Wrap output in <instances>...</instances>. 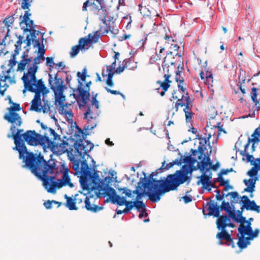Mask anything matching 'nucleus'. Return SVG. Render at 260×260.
Segmentation results:
<instances>
[{"instance_id": "obj_1", "label": "nucleus", "mask_w": 260, "mask_h": 260, "mask_svg": "<svg viewBox=\"0 0 260 260\" xmlns=\"http://www.w3.org/2000/svg\"><path fill=\"white\" fill-rule=\"evenodd\" d=\"M181 163L187 164L189 167L183 165L181 169L176 171L173 174L168 175L166 179L156 180L153 179L152 173L150 179H146L143 183V187L146 191H144L149 200L153 203H156L160 200V197L166 192L177 189L181 184L187 181V184L190 182L188 174L193 170L194 165L197 162V160L191 155L184 156Z\"/></svg>"}, {"instance_id": "obj_2", "label": "nucleus", "mask_w": 260, "mask_h": 260, "mask_svg": "<svg viewBox=\"0 0 260 260\" xmlns=\"http://www.w3.org/2000/svg\"><path fill=\"white\" fill-rule=\"evenodd\" d=\"M27 165L29 170L37 178L43 182V185L48 192L54 193L56 188H61L68 185L73 187L74 184L71 182L69 175V169L68 167H63V174L61 179L54 181L56 175H52L57 172L56 163L45 160L43 155L35 156L33 154L28 158Z\"/></svg>"}, {"instance_id": "obj_3", "label": "nucleus", "mask_w": 260, "mask_h": 260, "mask_svg": "<svg viewBox=\"0 0 260 260\" xmlns=\"http://www.w3.org/2000/svg\"><path fill=\"white\" fill-rule=\"evenodd\" d=\"M11 124L12 125L10 127V131L12 134H8V137L9 138L12 137L14 139L15 146L13 148V149L18 151L19 154V158L22 159L23 162L25 163L22 167L28 169L29 167L27 165L28 161V159L31 154H33L35 156H42V155L41 153L38 154L37 153H34L33 152H28L24 141L22 139V138H23V134H21V133L23 132V129H17V132L15 133L17 126L16 123Z\"/></svg>"}, {"instance_id": "obj_4", "label": "nucleus", "mask_w": 260, "mask_h": 260, "mask_svg": "<svg viewBox=\"0 0 260 260\" xmlns=\"http://www.w3.org/2000/svg\"><path fill=\"white\" fill-rule=\"evenodd\" d=\"M94 145L88 140L80 139L75 142L74 144L75 148V155L79 157V159H82L80 162V181L85 177L89 176L91 173L89 170V167L86 160L85 159V156H89L88 152L93 148Z\"/></svg>"}, {"instance_id": "obj_5", "label": "nucleus", "mask_w": 260, "mask_h": 260, "mask_svg": "<svg viewBox=\"0 0 260 260\" xmlns=\"http://www.w3.org/2000/svg\"><path fill=\"white\" fill-rule=\"evenodd\" d=\"M97 14L99 19L103 22V25H100V32L102 34L110 32L114 36L118 34L119 30L115 23V20L118 17L116 13H110L109 11L107 12L104 5L98 10Z\"/></svg>"}, {"instance_id": "obj_6", "label": "nucleus", "mask_w": 260, "mask_h": 260, "mask_svg": "<svg viewBox=\"0 0 260 260\" xmlns=\"http://www.w3.org/2000/svg\"><path fill=\"white\" fill-rule=\"evenodd\" d=\"M24 84V89L30 92L35 93L34 99V100L41 102V94L42 93L43 96L45 94L48 93L49 91L45 86L44 82L42 79L37 80L26 79L22 80Z\"/></svg>"}, {"instance_id": "obj_7", "label": "nucleus", "mask_w": 260, "mask_h": 260, "mask_svg": "<svg viewBox=\"0 0 260 260\" xmlns=\"http://www.w3.org/2000/svg\"><path fill=\"white\" fill-rule=\"evenodd\" d=\"M83 190L92 191L101 190L105 182H101L98 172L91 173L88 177H85L80 181Z\"/></svg>"}, {"instance_id": "obj_8", "label": "nucleus", "mask_w": 260, "mask_h": 260, "mask_svg": "<svg viewBox=\"0 0 260 260\" xmlns=\"http://www.w3.org/2000/svg\"><path fill=\"white\" fill-rule=\"evenodd\" d=\"M45 52V49L44 48V45H42L41 47H39L38 49V55L34 58L32 66H30L28 68L26 73H24L21 80L37 79L36 74L39 68L38 64L41 63V59L44 60Z\"/></svg>"}, {"instance_id": "obj_9", "label": "nucleus", "mask_w": 260, "mask_h": 260, "mask_svg": "<svg viewBox=\"0 0 260 260\" xmlns=\"http://www.w3.org/2000/svg\"><path fill=\"white\" fill-rule=\"evenodd\" d=\"M173 64V63L171 62L172 66ZM162 67L163 68L164 73V80L163 81L158 80L156 81V83L159 85V88H157L156 90L158 91L160 88H161L162 89V91L160 92V95L161 96H163L171 86L170 84L172 82V81L170 80V78L172 76V71L174 69H173L172 66L170 68L171 69H170L169 66L165 62L164 64L162 65Z\"/></svg>"}, {"instance_id": "obj_10", "label": "nucleus", "mask_w": 260, "mask_h": 260, "mask_svg": "<svg viewBox=\"0 0 260 260\" xmlns=\"http://www.w3.org/2000/svg\"><path fill=\"white\" fill-rule=\"evenodd\" d=\"M9 108V112L4 116V118L11 123H16V126H20L22 123L21 117L16 112L21 110L19 104L13 103Z\"/></svg>"}, {"instance_id": "obj_11", "label": "nucleus", "mask_w": 260, "mask_h": 260, "mask_svg": "<svg viewBox=\"0 0 260 260\" xmlns=\"http://www.w3.org/2000/svg\"><path fill=\"white\" fill-rule=\"evenodd\" d=\"M98 94H96L94 96L92 97L91 105L88 106L86 111L84 113V118L87 119L88 117L91 119H95L99 115V103L96 99V96Z\"/></svg>"}, {"instance_id": "obj_12", "label": "nucleus", "mask_w": 260, "mask_h": 260, "mask_svg": "<svg viewBox=\"0 0 260 260\" xmlns=\"http://www.w3.org/2000/svg\"><path fill=\"white\" fill-rule=\"evenodd\" d=\"M78 83L79 86L76 90L78 94L76 98V100L77 101L79 108L81 109L86 105L90 94L88 91L84 90L82 87V83L79 80Z\"/></svg>"}, {"instance_id": "obj_13", "label": "nucleus", "mask_w": 260, "mask_h": 260, "mask_svg": "<svg viewBox=\"0 0 260 260\" xmlns=\"http://www.w3.org/2000/svg\"><path fill=\"white\" fill-rule=\"evenodd\" d=\"M220 231L218 232L216 235V239H218V244L222 245L224 244L223 241H225L226 244L229 246H231L232 248L235 247V243L233 239L231 237V234H230L226 230H218Z\"/></svg>"}, {"instance_id": "obj_14", "label": "nucleus", "mask_w": 260, "mask_h": 260, "mask_svg": "<svg viewBox=\"0 0 260 260\" xmlns=\"http://www.w3.org/2000/svg\"><path fill=\"white\" fill-rule=\"evenodd\" d=\"M40 134L36 133L35 131L28 130L23 134V139L24 142H26L27 144L31 146H37L38 145L39 138Z\"/></svg>"}, {"instance_id": "obj_15", "label": "nucleus", "mask_w": 260, "mask_h": 260, "mask_svg": "<svg viewBox=\"0 0 260 260\" xmlns=\"http://www.w3.org/2000/svg\"><path fill=\"white\" fill-rule=\"evenodd\" d=\"M241 202L242 203V206L240 209H245L247 210H251L256 212L257 213L260 212V206L256 205L254 200L250 201L247 196H243L241 197Z\"/></svg>"}, {"instance_id": "obj_16", "label": "nucleus", "mask_w": 260, "mask_h": 260, "mask_svg": "<svg viewBox=\"0 0 260 260\" xmlns=\"http://www.w3.org/2000/svg\"><path fill=\"white\" fill-rule=\"evenodd\" d=\"M48 82L50 89L53 91L55 95L57 94V91L63 90L64 86L62 85V80L57 77V74L55 75L54 80L52 75L49 74Z\"/></svg>"}, {"instance_id": "obj_17", "label": "nucleus", "mask_w": 260, "mask_h": 260, "mask_svg": "<svg viewBox=\"0 0 260 260\" xmlns=\"http://www.w3.org/2000/svg\"><path fill=\"white\" fill-rule=\"evenodd\" d=\"M260 142V123L258 126L255 129L253 134L251 135V138H249L247 143L244 146V150H242L240 152V154L242 156H245L246 153L248 152V149L249 147L250 143H256Z\"/></svg>"}, {"instance_id": "obj_18", "label": "nucleus", "mask_w": 260, "mask_h": 260, "mask_svg": "<svg viewBox=\"0 0 260 260\" xmlns=\"http://www.w3.org/2000/svg\"><path fill=\"white\" fill-rule=\"evenodd\" d=\"M212 161L209 156L204 155L203 159L201 161L197 162V166L193 167L191 170L199 169L202 173H207L210 170Z\"/></svg>"}, {"instance_id": "obj_19", "label": "nucleus", "mask_w": 260, "mask_h": 260, "mask_svg": "<svg viewBox=\"0 0 260 260\" xmlns=\"http://www.w3.org/2000/svg\"><path fill=\"white\" fill-rule=\"evenodd\" d=\"M176 93H172V96L170 98V101L172 100H176L177 101L175 103L174 108L175 111L177 112L179 110V107H183L185 103H186V99L191 98L189 95L188 92H186L184 94L176 95Z\"/></svg>"}, {"instance_id": "obj_20", "label": "nucleus", "mask_w": 260, "mask_h": 260, "mask_svg": "<svg viewBox=\"0 0 260 260\" xmlns=\"http://www.w3.org/2000/svg\"><path fill=\"white\" fill-rule=\"evenodd\" d=\"M186 103L183 106V112L185 113V120L187 123L191 122L193 117L194 113L192 111L193 100L191 98L186 99Z\"/></svg>"}, {"instance_id": "obj_21", "label": "nucleus", "mask_w": 260, "mask_h": 260, "mask_svg": "<svg viewBox=\"0 0 260 260\" xmlns=\"http://www.w3.org/2000/svg\"><path fill=\"white\" fill-rule=\"evenodd\" d=\"M258 89L256 87H252L250 94L255 111H260V94L258 93Z\"/></svg>"}, {"instance_id": "obj_22", "label": "nucleus", "mask_w": 260, "mask_h": 260, "mask_svg": "<svg viewBox=\"0 0 260 260\" xmlns=\"http://www.w3.org/2000/svg\"><path fill=\"white\" fill-rule=\"evenodd\" d=\"M105 5L104 0H87L83 3L82 11H86L88 7H92L91 10L96 11Z\"/></svg>"}, {"instance_id": "obj_23", "label": "nucleus", "mask_w": 260, "mask_h": 260, "mask_svg": "<svg viewBox=\"0 0 260 260\" xmlns=\"http://www.w3.org/2000/svg\"><path fill=\"white\" fill-rule=\"evenodd\" d=\"M206 206L207 207V210L209 211L207 215L208 216H213L214 217H219L220 211L222 210L219 206H218L216 203H215L213 201H210V202L207 203Z\"/></svg>"}, {"instance_id": "obj_24", "label": "nucleus", "mask_w": 260, "mask_h": 260, "mask_svg": "<svg viewBox=\"0 0 260 260\" xmlns=\"http://www.w3.org/2000/svg\"><path fill=\"white\" fill-rule=\"evenodd\" d=\"M104 181L107 183H104L100 191H103V193L109 197L111 200L116 194L115 189L109 184L110 182L111 181V179L110 177H106Z\"/></svg>"}, {"instance_id": "obj_25", "label": "nucleus", "mask_w": 260, "mask_h": 260, "mask_svg": "<svg viewBox=\"0 0 260 260\" xmlns=\"http://www.w3.org/2000/svg\"><path fill=\"white\" fill-rule=\"evenodd\" d=\"M203 174L200 177V179L197 181V184L199 185L200 183L202 184V188L206 189L208 191H211V187L208 188L210 186V181L212 178V173L210 172L209 175L206 174V173H202Z\"/></svg>"}, {"instance_id": "obj_26", "label": "nucleus", "mask_w": 260, "mask_h": 260, "mask_svg": "<svg viewBox=\"0 0 260 260\" xmlns=\"http://www.w3.org/2000/svg\"><path fill=\"white\" fill-rule=\"evenodd\" d=\"M48 132L49 133V136L51 137V139L52 140L51 143L56 145L59 144L60 146H61V145L64 147L68 146V143L67 142L63 140H60V136L58 135L53 129L49 128Z\"/></svg>"}, {"instance_id": "obj_27", "label": "nucleus", "mask_w": 260, "mask_h": 260, "mask_svg": "<svg viewBox=\"0 0 260 260\" xmlns=\"http://www.w3.org/2000/svg\"><path fill=\"white\" fill-rule=\"evenodd\" d=\"M229 221H231V219L230 217L226 215L217 217L216 221L217 229L218 230H226Z\"/></svg>"}, {"instance_id": "obj_28", "label": "nucleus", "mask_w": 260, "mask_h": 260, "mask_svg": "<svg viewBox=\"0 0 260 260\" xmlns=\"http://www.w3.org/2000/svg\"><path fill=\"white\" fill-rule=\"evenodd\" d=\"M42 43H41L39 39H36L34 37H32L30 34L28 35L25 39V41H26V46L27 47H29L32 43L34 48L38 47L39 49V47H41L42 45H44L43 44V40H44L43 38L44 34H42Z\"/></svg>"}, {"instance_id": "obj_29", "label": "nucleus", "mask_w": 260, "mask_h": 260, "mask_svg": "<svg viewBox=\"0 0 260 260\" xmlns=\"http://www.w3.org/2000/svg\"><path fill=\"white\" fill-rule=\"evenodd\" d=\"M251 224L250 222H246V225H240L238 229L239 234L243 236L248 235V237H250L253 231Z\"/></svg>"}, {"instance_id": "obj_30", "label": "nucleus", "mask_w": 260, "mask_h": 260, "mask_svg": "<svg viewBox=\"0 0 260 260\" xmlns=\"http://www.w3.org/2000/svg\"><path fill=\"white\" fill-rule=\"evenodd\" d=\"M220 125V122L218 120H217V119L215 117H211V118H210L209 120L207 126H211V130H212L213 128H218V134L217 136L218 137L220 135L221 132H223V133H226L225 130L223 129L222 128V126H221Z\"/></svg>"}, {"instance_id": "obj_31", "label": "nucleus", "mask_w": 260, "mask_h": 260, "mask_svg": "<svg viewBox=\"0 0 260 260\" xmlns=\"http://www.w3.org/2000/svg\"><path fill=\"white\" fill-rule=\"evenodd\" d=\"M85 208L88 211L91 212L96 213L103 209V206H99L98 205L91 204L90 199L88 197H86L84 200Z\"/></svg>"}, {"instance_id": "obj_32", "label": "nucleus", "mask_w": 260, "mask_h": 260, "mask_svg": "<svg viewBox=\"0 0 260 260\" xmlns=\"http://www.w3.org/2000/svg\"><path fill=\"white\" fill-rule=\"evenodd\" d=\"M32 60V57H29L28 55H26L24 52L22 56V59L18 64L17 71H22L25 69L27 64H28Z\"/></svg>"}, {"instance_id": "obj_33", "label": "nucleus", "mask_w": 260, "mask_h": 260, "mask_svg": "<svg viewBox=\"0 0 260 260\" xmlns=\"http://www.w3.org/2000/svg\"><path fill=\"white\" fill-rule=\"evenodd\" d=\"M7 80H9L10 83H12L11 78L9 75H0V94L2 96L5 95V92L9 87V85L6 83L2 84V82H5Z\"/></svg>"}, {"instance_id": "obj_34", "label": "nucleus", "mask_w": 260, "mask_h": 260, "mask_svg": "<svg viewBox=\"0 0 260 260\" xmlns=\"http://www.w3.org/2000/svg\"><path fill=\"white\" fill-rule=\"evenodd\" d=\"M175 164H177L178 165H180L181 164V162H180V161H179L177 159H176L175 161H174L173 162H169V164H165V161H164L162 163V165H161V167L156 170L155 171V172H153V176H152V178H153V176H156L159 172H158V171H160V170H169V169H170L171 168H172ZM152 174V173L150 174L151 175ZM151 176V175H150ZM150 177V176H149V178Z\"/></svg>"}, {"instance_id": "obj_35", "label": "nucleus", "mask_w": 260, "mask_h": 260, "mask_svg": "<svg viewBox=\"0 0 260 260\" xmlns=\"http://www.w3.org/2000/svg\"><path fill=\"white\" fill-rule=\"evenodd\" d=\"M63 90L57 91L56 96V101L58 102L59 106V110L62 111L64 109V107H68V105L67 104H64V102L66 100V96L63 95Z\"/></svg>"}, {"instance_id": "obj_36", "label": "nucleus", "mask_w": 260, "mask_h": 260, "mask_svg": "<svg viewBox=\"0 0 260 260\" xmlns=\"http://www.w3.org/2000/svg\"><path fill=\"white\" fill-rule=\"evenodd\" d=\"M257 177H255L254 179H249L248 180L244 179L243 182L244 184L247 186V187L244 189V191L248 192H253L254 190L255 182L257 180Z\"/></svg>"}, {"instance_id": "obj_37", "label": "nucleus", "mask_w": 260, "mask_h": 260, "mask_svg": "<svg viewBox=\"0 0 260 260\" xmlns=\"http://www.w3.org/2000/svg\"><path fill=\"white\" fill-rule=\"evenodd\" d=\"M64 198L67 200L66 206L67 208L70 210H77L78 208L76 206V202L75 201V200L68 197L67 194H65Z\"/></svg>"}, {"instance_id": "obj_38", "label": "nucleus", "mask_w": 260, "mask_h": 260, "mask_svg": "<svg viewBox=\"0 0 260 260\" xmlns=\"http://www.w3.org/2000/svg\"><path fill=\"white\" fill-rule=\"evenodd\" d=\"M247 237L241 236L239 238V240L237 242V245L240 249H244L246 248L248 245L250 244L249 242L250 239H247Z\"/></svg>"}, {"instance_id": "obj_39", "label": "nucleus", "mask_w": 260, "mask_h": 260, "mask_svg": "<svg viewBox=\"0 0 260 260\" xmlns=\"http://www.w3.org/2000/svg\"><path fill=\"white\" fill-rule=\"evenodd\" d=\"M134 202V207L136 208L137 210H138L139 212L143 211L145 212V216H147L148 215L147 213H146V210L145 209V204L141 201L135 200Z\"/></svg>"}, {"instance_id": "obj_40", "label": "nucleus", "mask_w": 260, "mask_h": 260, "mask_svg": "<svg viewBox=\"0 0 260 260\" xmlns=\"http://www.w3.org/2000/svg\"><path fill=\"white\" fill-rule=\"evenodd\" d=\"M111 202L113 204H116L118 206H122L126 202L125 198L121 197L119 195L115 194L111 199Z\"/></svg>"}, {"instance_id": "obj_41", "label": "nucleus", "mask_w": 260, "mask_h": 260, "mask_svg": "<svg viewBox=\"0 0 260 260\" xmlns=\"http://www.w3.org/2000/svg\"><path fill=\"white\" fill-rule=\"evenodd\" d=\"M91 43V39H88V38H80L78 41V45H77L79 47L82 49H87L88 47L85 48L86 46H87L88 44Z\"/></svg>"}, {"instance_id": "obj_42", "label": "nucleus", "mask_w": 260, "mask_h": 260, "mask_svg": "<svg viewBox=\"0 0 260 260\" xmlns=\"http://www.w3.org/2000/svg\"><path fill=\"white\" fill-rule=\"evenodd\" d=\"M164 50V47H162L161 46H158V45H157L155 48V54L154 55H153L151 58L154 59V61L160 60L162 57V56L161 55V54L162 53Z\"/></svg>"}, {"instance_id": "obj_43", "label": "nucleus", "mask_w": 260, "mask_h": 260, "mask_svg": "<svg viewBox=\"0 0 260 260\" xmlns=\"http://www.w3.org/2000/svg\"><path fill=\"white\" fill-rule=\"evenodd\" d=\"M96 118L95 119H91L89 117H88L87 119V123L84 126V129L85 130H91L94 128L96 125Z\"/></svg>"}, {"instance_id": "obj_44", "label": "nucleus", "mask_w": 260, "mask_h": 260, "mask_svg": "<svg viewBox=\"0 0 260 260\" xmlns=\"http://www.w3.org/2000/svg\"><path fill=\"white\" fill-rule=\"evenodd\" d=\"M170 48L172 51H170V52H168L167 54V56L170 54L173 56L178 55L179 56H181V54H179L178 52V50L180 48V46L177 44H172Z\"/></svg>"}, {"instance_id": "obj_45", "label": "nucleus", "mask_w": 260, "mask_h": 260, "mask_svg": "<svg viewBox=\"0 0 260 260\" xmlns=\"http://www.w3.org/2000/svg\"><path fill=\"white\" fill-rule=\"evenodd\" d=\"M41 102L32 100L31 102L30 110L36 112H41V108H40Z\"/></svg>"}, {"instance_id": "obj_46", "label": "nucleus", "mask_w": 260, "mask_h": 260, "mask_svg": "<svg viewBox=\"0 0 260 260\" xmlns=\"http://www.w3.org/2000/svg\"><path fill=\"white\" fill-rule=\"evenodd\" d=\"M258 161L253 163L254 167H252L250 170L247 172V175L252 177L257 175L258 170H260L259 166L257 165Z\"/></svg>"}, {"instance_id": "obj_47", "label": "nucleus", "mask_w": 260, "mask_h": 260, "mask_svg": "<svg viewBox=\"0 0 260 260\" xmlns=\"http://www.w3.org/2000/svg\"><path fill=\"white\" fill-rule=\"evenodd\" d=\"M220 208L221 210L226 211L229 215L231 216L232 214L234 212L231 211V208L229 202H225V201H223L221 205L220 206Z\"/></svg>"}, {"instance_id": "obj_48", "label": "nucleus", "mask_w": 260, "mask_h": 260, "mask_svg": "<svg viewBox=\"0 0 260 260\" xmlns=\"http://www.w3.org/2000/svg\"><path fill=\"white\" fill-rule=\"evenodd\" d=\"M231 217L236 222L240 223V225L244 224L246 222H249L246 220V217L244 216H241L240 217H237L236 214L234 212L232 214Z\"/></svg>"}, {"instance_id": "obj_49", "label": "nucleus", "mask_w": 260, "mask_h": 260, "mask_svg": "<svg viewBox=\"0 0 260 260\" xmlns=\"http://www.w3.org/2000/svg\"><path fill=\"white\" fill-rule=\"evenodd\" d=\"M22 29L24 32H29L30 36L36 39H37V36L41 33L39 30H36L35 28H23Z\"/></svg>"}, {"instance_id": "obj_50", "label": "nucleus", "mask_w": 260, "mask_h": 260, "mask_svg": "<svg viewBox=\"0 0 260 260\" xmlns=\"http://www.w3.org/2000/svg\"><path fill=\"white\" fill-rule=\"evenodd\" d=\"M39 141L38 144L42 145H45V144H49L52 143L49 137L46 136V135L44 136L40 135V137L39 138Z\"/></svg>"}, {"instance_id": "obj_51", "label": "nucleus", "mask_w": 260, "mask_h": 260, "mask_svg": "<svg viewBox=\"0 0 260 260\" xmlns=\"http://www.w3.org/2000/svg\"><path fill=\"white\" fill-rule=\"evenodd\" d=\"M100 38V35L99 33V31H96L93 35H92L91 34H88V38L91 39V43H97Z\"/></svg>"}, {"instance_id": "obj_52", "label": "nucleus", "mask_w": 260, "mask_h": 260, "mask_svg": "<svg viewBox=\"0 0 260 260\" xmlns=\"http://www.w3.org/2000/svg\"><path fill=\"white\" fill-rule=\"evenodd\" d=\"M215 182H219V185L221 186L230 185V180H224L223 177L222 176L218 177L215 180Z\"/></svg>"}, {"instance_id": "obj_53", "label": "nucleus", "mask_w": 260, "mask_h": 260, "mask_svg": "<svg viewBox=\"0 0 260 260\" xmlns=\"http://www.w3.org/2000/svg\"><path fill=\"white\" fill-rule=\"evenodd\" d=\"M213 82V78L212 73L210 72L207 71L206 73V84L210 85L212 86Z\"/></svg>"}, {"instance_id": "obj_54", "label": "nucleus", "mask_w": 260, "mask_h": 260, "mask_svg": "<svg viewBox=\"0 0 260 260\" xmlns=\"http://www.w3.org/2000/svg\"><path fill=\"white\" fill-rule=\"evenodd\" d=\"M80 49L77 45L73 46L70 52L71 57H75L79 53Z\"/></svg>"}, {"instance_id": "obj_55", "label": "nucleus", "mask_w": 260, "mask_h": 260, "mask_svg": "<svg viewBox=\"0 0 260 260\" xmlns=\"http://www.w3.org/2000/svg\"><path fill=\"white\" fill-rule=\"evenodd\" d=\"M130 63V61L128 60H124V65L123 67H119L117 68V69L115 71V72L116 73L120 74L122 73L125 68H127L129 64Z\"/></svg>"}, {"instance_id": "obj_56", "label": "nucleus", "mask_w": 260, "mask_h": 260, "mask_svg": "<svg viewBox=\"0 0 260 260\" xmlns=\"http://www.w3.org/2000/svg\"><path fill=\"white\" fill-rule=\"evenodd\" d=\"M206 146H203L200 144H199V145L198 146L197 150H198L199 153L200 154V155L198 156V159L199 160H201L203 157V155L204 156V155H205L204 151L206 150Z\"/></svg>"}, {"instance_id": "obj_57", "label": "nucleus", "mask_w": 260, "mask_h": 260, "mask_svg": "<svg viewBox=\"0 0 260 260\" xmlns=\"http://www.w3.org/2000/svg\"><path fill=\"white\" fill-rule=\"evenodd\" d=\"M231 196L232 198L234 199V201L232 202L233 203H236L238 202V199H239V194L236 191H233L228 193L225 195V197H227L228 196Z\"/></svg>"}, {"instance_id": "obj_58", "label": "nucleus", "mask_w": 260, "mask_h": 260, "mask_svg": "<svg viewBox=\"0 0 260 260\" xmlns=\"http://www.w3.org/2000/svg\"><path fill=\"white\" fill-rule=\"evenodd\" d=\"M72 168L76 173H80V159L73 161Z\"/></svg>"}, {"instance_id": "obj_59", "label": "nucleus", "mask_w": 260, "mask_h": 260, "mask_svg": "<svg viewBox=\"0 0 260 260\" xmlns=\"http://www.w3.org/2000/svg\"><path fill=\"white\" fill-rule=\"evenodd\" d=\"M32 0H21V7L23 10L28 9Z\"/></svg>"}, {"instance_id": "obj_60", "label": "nucleus", "mask_w": 260, "mask_h": 260, "mask_svg": "<svg viewBox=\"0 0 260 260\" xmlns=\"http://www.w3.org/2000/svg\"><path fill=\"white\" fill-rule=\"evenodd\" d=\"M87 71L86 68H84L82 70V73L78 72L77 74V76L78 78H80L82 81H85L87 77L86 75Z\"/></svg>"}, {"instance_id": "obj_61", "label": "nucleus", "mask_w": 260, "mask_h": 260, "mask_svg": "<svg viewBox=\"0 0 260 260\" xmlns=\"http://www.w3.org/2000/svg\"><path fill=\"white\" fill-rule=\"evenodd\" d=\"M125 206V211H126L127 213L130 211L134 207L135 204H134L133 201H126L125 203L124 204Z\"/></svg>"}, {"instance_id": "obj_62", "label": "nucleus", "mask_w": 260, "mask_h": 260, "mask_svg": "<svg viewBox=\"0 0 260 260\" xmlns=\"http://www.w3.org/2000/svg\"><path fill=\"white\" fill-rule=\"evenodd\" d=\"M197 137H198V139L199 140H200L199 144L202 145L204 146H206V144H208V145H210V142L209 141V139H208L207 138H203L201 136H199V135H198Z\"/></svg>"}, {"instance_id": "obj_63", "label": "nucleus", "mask_w": 260, "mask_h": 260, "mask_svg": "<svg viewBox=\"0 0 260 260\" xmlns=\"http://www.w3.org/2000/svg\"><path fill=\"white\" fill-rule=\"evenodd\" d=\"M181 71H176V76H175V80L176 81L179 83H184V80L183 77H181Z\"/></svg>"}, {"instance_id": "obj_64", "label": "nucleus", "mask_w": 260, "mask_h": 260, "mask_svg": "<svg viewBox=\"0 0 260 260\" xmlns=\"http://www.w3.org/2000/svg\"><path fill=\"white\" fill-rule=\"evenodd\" d=\"M14 18L13 16H11L7 18H6L4 22L5 24V26L7 27H9L10 26V25L14 22Z\"/></svg>"}]
</instances>
